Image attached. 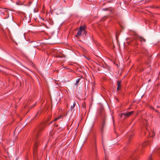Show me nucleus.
Segmentation results:
<instances>
[{"mask_svg":"<svg viewBox=\"0 0 160 160\" xmlns=\"http://www.w3.org/2000/svg\"><path fill=\"white\" fill-rule=\"evenodd\" d=\"M44 125H41L38 127L36 130V133L37 134L36 136V142L34 145L33 149V153H35L37 152V149L38 146V144L39 142V140L38 139V137L40 135L41 132L43 131L44 128Z\"/></svg>","mask_w":160,"mask_h":160,"instance_id":"f257e3e1","label":"nucleus"},{"mask_svg":"<svg viewBox=\"0 0 160 160\" xmlns=\"http://www.w3.org/2000/svg\"><path fill=\"white\" fill-rule=\"evenodd\" d=\"M133 112L134 111H132L131 112H128L127 113H123L124 115V118H127L129 117L130 116L132 115Z\"/></svg>","mask_w":160,"mask_h":160,"instance_id":"f03ea898","label":"nucleus"},{"mask_svg":"<svg viewBox=\"0 0 160 160\" xmlns=\"http://www.w3.org/2000/svg\"><path fill=\"white\" fill-rule=\"evenodd\" d=\"M121 81L120 80L118 81L117 82V84L118 86L117 90H119L121 89Z\"/></svg>","mask_w":160,"mask_h":160,"instance_id":"7ed1b4c3","label":"nucleus"},{"mask_svg":"<svg viewBox=\"0 0 160 160\" xmlns=\"http://www.w3.org/2000/svg\"><path fill=\"white\" fill-rule=\"evenodd\" d=\"M81 30H78L77 34L76 35V37L77 38H78V37H79L81 34L82 32L81 31H80Z\"/></svg>","mask_w":160,"mask_h":160,"instance_id":"20e7f679","label":"nucleus"},{"mask_svg":"<svg viewBox=\"0 0 160 160\" xmlns=\"http://www.w3.org/2000/svg\"><path fill=\"white\" fill-rule=\"evenodd\" d=\"M105 124V119H104L102 121V126L101 127V130L102 131H103V129H104Z\"/></svg>","mask_w":160,"mask_h":160,"instance_id":"39448f33","label":"nucleus"},{"mask_svg":"<svg viewBox=\"0 0 160 160\" xmlns=\"http://www.w3.org/2000/svg\"><path fill=\"white\" fill-rule=\"evenodd\" d=\"M139 39L141 43L144 42L146 41V40L145 39L141 37H139Z\"/></svg>","mask_w":160,"mask_h":160,"instance_id":"423d86ee","label":"nucleus"},{"mask_svg":"<svg viewBox=\"0 0 160 160\" xmlns=\"http://www.w3.org/2000/svg\"><path fill=\"white\" fill-rule=\"evenodd\" d=\"M81 79V78H78L77 79L76 82L75 84V85L76 86H77L78 85L79 82L80 81Z\"/></svg>","mask_w":160,"mask_h":160,"instance_id":"0eeeda50","label":"nucleus"},{"mask_svg":"<svg viewBox=\"0 0 160 160\" xmlns=\"http://www.w3.org/2000/svg\"><path fill=\"white\" fill-rule=\"evenodd\" d=\"M84 27L83 26H80L79 28L78 29L79 30H81L80 31H83L84 30Z\"/></svg>","mask_w":160,"mask_h":160,"instance_id":"6e6552de","label":"nucleus"},{"mask_svg":"<svg viewBox=\"0 0 160 160\" xmlns=\"http://www.w3.org/2000/svg\"><path fill=\"white\" fill-rule=\"evenodd\" d=\"M76 105V102H74L73 105L71 107V108L72 109L73 108H74L75 106Z\"/></svg>","mask_w":160,"mask_h":160,"instance_id":"1a4fd4ad","label":"nucleus"},{"mask_svg":"<svg viewBox=\"0 0 160 160\" xmlns=\"http://www.w3.org/2000/svg\"><path fill=\"white\" fill-rule=\"evenodd\" d=\"M147 144V142H144L142 144V147H144L145 145H146Z\"/></svg>","mask_w":160,"mask_h":160,"instance_id":"9d476101","label":"nucleus"},{"mask_svg":"<svg viewBox=\"0 0 160 160\" xmlns=\"http://www.w3.org/2000/svg\"><path fill=\"white\" fill-rule=\"evenodd\" d=\"M61 116H60V117H58V118H56L54 119V121H56L57 120H58V119H59L61 118Z\"/></svg>","mask_w":160,"mask_h":160,"instance_id":"9b49d317","label":"nucleus"},{"mask_svg":"<svg viewBox=\"0 0 160 160\" xmlns=\"http://www.w3.org/2000/svg\"><path fill=\"white\" fill-rule=\"evenodd\" d=\"M94 148H95V150H96V142H95V145L94 146Z\"/></svg>","mask_w":160,"mask_h":160,"instance_id":"f8f14e48","label":"nucleus"},{"mask_svg":"<svg viewBox=\"0 0 160 160\" xmlns=\"http://www.w3.org/2000/svg\"><path fill=\"white\" fill-rule=\"evenodd\" d=\"M40 112H39L38 111V113H37V115H36V116H38L40 115Z\"/></svg>","mask_w":160,"mask_h":160,"instance_id":"ddd939ff","label":"nucleus"},{"mask_svg":"<svg viewBox=\"0 0 160 160\" xmlns=\"http://www.w3.org/2000/svg\"><path fill=\"white\" fill-rule=\"evenodd\" d=\"M123 113H122L120 115V118H122V116L124 115Z\"/></svg>","mask_w":160,"mask_h":160,"instance_id":"4468645a","label":"nucleus"},{"mask_svg":"<svg viewBox=\"0 0 160 160\" xmlns=\"http://www.w3.org/2000/svg\"><path fill=\"white\" fill-rule=\"evenodd\" d=\"M148 160H152V157H151V156H150L149 158V159H148Z\"/></svg>","mask_w":160,"mask_h":160,"instance_id":"2eb2a0df","label":"nucleus"},{"mask_svg":"<svg viewBox=\"0 0 160 160\" xmlns=\"http://www.w3.org/2000/svg\"><path fill=\"white\" fill-rule=\"evenodd\" d=\"M145 123L146 124V126H148V125H147L148 123H147V121H146V120L145 121Z\"/></svg>","mask_w":160,"mask_h":160,"instance_id":"dca6fc26","label":"nucleus"},{"mask_svg":"<svg viewBox=\"0 0 160 160\" xmlns=\"http://www.w3.org/2000/svg\"><path fill=\"white\" fill-rule=\"evenodd\" d=\"M132 160H136V159L135 158V157H133L132 158Z\"/></svg>","mask_w":160,"mask_h":160,"instance_id":"f3484780","label":"nucleus"},{"mask_svg":"<svg viewBox=\"0 0 160 160\" xmlns=\"http://www.w3.org/2000/svg\"><path fill=\"white\" fill-rule=\"evenodd\" d=\"M132 134H131L130 135V139H131V137H132Z\"/></svg>","mask_w":160,"mask_h":160,"instance_id":"a211bd4d","label":"nucleus"},{"mask_svg":"<svg viewBox=\"0 0 160 160\" xmlns=\"http://www.w3.org/2000/svg\"><path fill=\"white\" fill-rule=\"evenodd\" d=\"M1 14H2L3 15L4 14V13L3 12H1Z\"/></svg>","mask_w":160,"mask_h":160,"instance_id":"6ab92c4d","label":"nucleus"},{"mask_svg":"<svg viewBox=\"0 0 160 160\" xmlns=\"http://www.w3.org/2000/svg\"><path fill=\"white\" fill-rule=\"evenodd\" d=\"M11 39L12 40V41L13 42H14V40H13V39H12V38H11Z\"/></svg>","mask_w":160,"mask_h":160,"instance_id":"aec40b11","label":"nucleus"},{"mask_svg":"<svg viewBox=\"0 0 160 160\" xmlns=\"http://www.w3.org/2000/svg\"><path fill=\"white\" fill-rule=\"evenodd\" d=\"M150 108L151 109H153V108L152 107H150Z\"/></svg>","mask_w":160,"mask_h":160,"instance_id":"412c9836","label":"nucleus"},{"mask_svg":"<svg viewBox=\"0 0 160 160\" xmlns=\"http://www.w3.org/2000/svg\"><path fill=\"white\" fill-rule=\"evenodd\" d=\"M106 9H103V10H106Z\"/></svg>","mask_w":160,"mask_h":160,"instance_id":"4be33fe9","label":"nucleus"},{"mask_svg":"<svg viewBox=\"0 0 160 160\" xmlns=\"http://www.w3.org/2000/svg\"><path fill=\"white\" fill-rule=\"evenodd\" d=\"M153 136H154V135L153 134V135H152V137H153Z\"/></svg>","mask_w":160,"mask_h":160,"instance_id":"5701e85b","label":"nucleus"}]
</instances>
